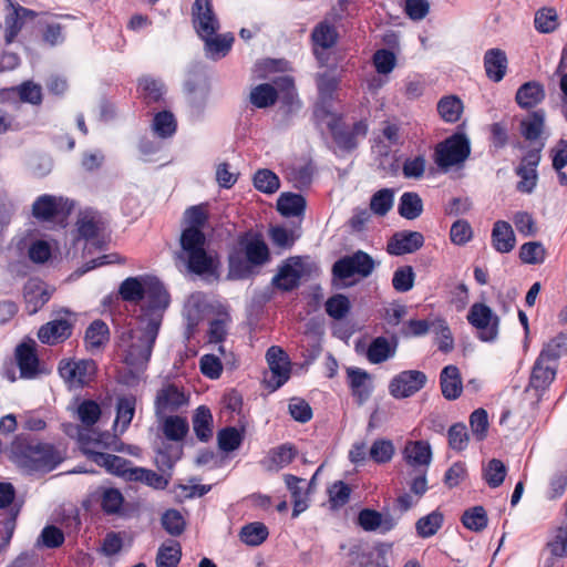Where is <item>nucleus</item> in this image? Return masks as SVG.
Listing matches in <instances>:
<instances>
[{"label": "nucleus", "instance_id": "1", "mask_svg": "<svg viewBox=\"0 0 567 567\" xmlns=\"http://www.w3.org/2000/svg\"><path fill=\"white\" fill-rule=\"evenodd\" d=\"M163 317L158 310L150 315H137L132 328L121 334L120 348L124 354V362L131 369L143 371L147 367Z\"/></svg>", "mask_w": 567, "mask_h": 567}, {"label": "nucleus", "instance_id": "2", "mask_svg": "<svg viewBox=\"0 0 567 567\" xmlns=\"http://www.w3.org/2000/svg\"><path fill=\"white\" fill-rule=\"evenodd\" d=\"M122 300L137 305L143 301L138 315H150L155 310L164 315L169 305V296L163 284L154 277H128L118 288Z\"/></svg>", "mask_w": 567, "mask_h": 567}, {"label": "nucleus", "instance_id": "3", "mask_svg": "<svg viewBox=\"0 0 567 567\" xmlns=\"http://www.w3.org/2000/svg\"><path fill=\"white\" fill-rule=\"evenodd\" d=\"M241 251L229 255L228 277L231 279L249 278L255 267H260L269 261L270 254L267 244L258 237L243 238Z\"/></svg>", "mask_w": 567, "mask_h": 567}, {"label": "nucleus", "instance_id": "4", "mask_svg": "<svg viewBox=\"0 0 567 567\" xmlns=\"http://www.w3.org/2000/svg\"><path fill=\"white\" fill-rule=\"evenodd\" d=\"M206 237L202 229L186 227L181 235L179 258L187 264L189 271L204 275L214 271V258L205 249Z\"/></svg>", "mask_w": 567, "mask_h": 567}, {"label": "nucleus", "instance_id": "5", "mask_svg": "<svg viewBox=\"0 0 567 567\" xmlns=\"http://www.w3.org/2000/svg\"><path fill=\"white\" fill-rule=\"evenodd\" d=\"M471 154V143L463 133H455L435 146L434 162L443 171L462 165Z\"/></svg>", "mask_w": 567, "mask_h": 567}, {"label": "nucleus", "instance_id": "6", "mask_svg": "<svg viewBox=\"0 0 567 567\" xmlns=\"http://www.w3.org/2000/svg\"><path fill=\"white\" fill-rule=\"evenodd\" d=\"M374 266V260L369 254L358 250L352 255L338 259L333 264L332 274L336 278L341 280L348 279L354 275L368 277L372 274Z\"/></svg>", "mask_w": 567, "mask_h": 567}, {"label": "nucleus", "instance_id": "7", "mask_svg": "<svg viewBox=\"0 0 567 567\" xmlns=\"http://www.w3.org/2000/svg\"><path fill=\"white\" fill-rule=\"evenodd\" d=\"M96 372L93 360H63L59 364V373L70 388H82L89 384Z\"/></svg>", "mask_w": 567, "mask_h": 567}, {"label": "nucleus", "instance_id": "8", "mask_svg": "<svg viewBox=\"0 0 567 567\" xmlns=\"http://www.w3.org/2000/svg\"><path fill=\"white\" fill-rule=\"evenodd\" d=\"M305 259L299 256L286 259L274 276L271 284L282 291H291L300 284V279L307 274Z\"/></svg>", "mask_w": 567, "mask_h": 567}, {"label": "nucleus", "instance_id": "9", "mask_svg": "<svg viewBox=\"0 0 567 567\" xmlns=\"http://www.w3.org/2000/svg\"><path fill=\"white\" fill-rule=\"evenodd\" d=\"M468 322L475 327L478 338L484 342L494 341L498 334V318L492 309L484 303H474L468 313Z\"/></svg>", "mask_w": 567, "mask_h": 567}, {"label": "nucleus", "instance_id": "10", "mask_svg": "<svg viewBox=\"0 0 567 567\" xmlns=\"http://www.w3.org/2000/svg\"><path fill=\"white\" fill-rule=\"evenodd\" d=\"M79 237L91 243L97 248H103L105 239L103 233L105 230V221L103 216L93 209L82 212L76 221Z\"/></svg>", "mask_w": 567, "mask_h": 567}, {"label": "nucleus", "instance_id": "11", "mask_svg": "<svg viewBox=\"0 0 567 567\" xmlns=\"http://www.w3.org/2000/svg\"><path fill=\"white\" fill-rule=\"evenodd\" d=\"M266 360L270 370V377L266 379V383L268 388L275 391L290 378V361L286 352L277 346L267 350Z\"/></svg>", "mask_w": 567, "mask_h": 567}, {"label": "nucleus", "instance_id": "12", "mask_svg": "<svg viewBox=\"0 0 567 567\" xmlns=\"http://www.w3.org/2000/svg\"><path fill=\"white\" fill-rule=\"evenodd\" d=\"M426 375L419 370L402 371L390 381L389 392L394 399L410 398L426 383Z\"/></svg>", "mask_w": 567, "mask_h": 567}, {"label": "nucleus", "instance_id": "13", "mask_svg": "<svg viewBox=\"0 0 567 567\" xmlns=\"http://www.w3.org/2000/svg\"><path fill=\"white\" fill-rule=\"evenodd\" d=\"M73 204L63 197L44 194L39 196L32 205V215L41 221H49L58 216L71 213Z\"/></svg>", "mask_w": 567, "mask_h": 567}, {"label": "nucleus", "instance_id": "14", "mask_svg": "<svg viewBox=\"0 0 567 567\" xmlns=\"http://www.w3.org/2000/svg\"><path fill=\"white\" fill-rule=\"evenodd\" d=\"M192 14L194 28L200 38L216 34L219 21L214 13L212 0H195Z\"/></svg>", "mask_w": 567, "mask_h": 567}, {"label": "nucleus", "instance_id": "15", "mask_svg": "<svg viewBox=\"0 0 567 567\" xmlns=\"http://www.w3.org/2000/svg\"><path fill=\"white\" fill-rule=\"evenodd\" d=\"M27 458L28 467L37 472H50L61 462V456L50 444H37L30 447Z\"/></svg>", "mask_w": 567, "mask_h": 567}, {"label": "nucleus", "instance_id": "16", "mask_svg": "<svg viewBox=\"0 0 567 567\" xmlns=\"http://www.w3.org/2000/svg\"><path fill=\"white\" fill-rule=\"evenodd\" d=\"M35 16L33 10L10 2V11L7 13L2 27L4 44L13 43L27 20H32Z\"/></svg>", "mask_w": 567, "mask_h": 567}, {"label": "nucleus", "instance_id": "17", "mask_svg": "<svg viewBox=\"0 0 567 567\" xmlns=\"http://www.w3.org/2000/svg\"><path fill=\"white\" fill-rule=\"evenodd\" d=\"M556 373V364L547 363L537 358L532 369L527 391H535L537 401L540 400L542 395L555 380Z\"/></svg>", "mask_w": 567, "mask_h": 567}, {"label": "nucleus", "instance_id": "18", "mask_svg": "<svg viewBox=\"0 0 567 567\" xmlns=\"http://www.w3.org/2000/svg\"><path fill=\"white\" fill-rule=\"evenodd\" d=\"M89 457L99 466L105 467L107 472L122 477L123 480H128V473L133 468V464L131 461L114 455L107 454L94 449H86Z\"/></svg>", "mask_w": 567, "mask_h": 567}, {"label": "nucleus", "instance_id": "19", "mask_svg": "<svg viewBox=\"0 0 567 567\" xmlns=\"http://www.w3.org/2000/svg\"><path fill=\"white\" fill-rule=\"evenodd\" d=\"M358 524L365 532L378 530L381 534H386L396 526L398 520L390 513L364 508L358 515Z\"/></svg>", "mask_w": 567, "mask_h": 567}, {"label": "nucleus", "instance_id": "20", "mask_svg": "<svg viewBox=\"0 0 567 567\" xmlns=\"http://www.w3.org/2000/svg\"><path fill=\"white\" fill-rule=\"evenodd\" d=\"M424 244V237L420 231L402 230L395 233L389 240L386 251L393 256L412 254Z\"/></svg>", "mask_w": 567, "mask_h": 567}, {"label": "nucleus", "instance_id": "21", "mask_svg": "<svg viewBox=\"0 0 567 567\" xmlns=\"http://www.w3.org/2000/svg\"><path fill=\"white\" fill-rule=\"evenodd\" d=\"M188 399L183 390L175 384H168L161 389L156 395V413L174 412L186 405Z\"/></svg>", "mask_w": 567, "mask_h": 567}, {"label": "nucleus", "instance_id": "22", "mask_svg": "<svg viewBox=\"0 0 567 567\" xmlns=\"http://www.w3.org/2000/svg\"><path fill=\"white\" fill-rule=\"evenodd\" d=\"M404 461L419 471H427L432 461L431 445L426 441H409L403 450Z\"/></svg>", "mask_w": 567, "mask_h": 567}, {"label": "nucleus", "instance_id": "23", "mask_svg": "<svg viewBox=\"0 0 567 567\" xmlns=\"http://www.w3.org/2000/svg\"><path fill=\"white\" fill-rule=\"evenodd\" d=\"M508 59L504 50L498 48L489 49L484 54V69L486 76L495 82H501L507 71Z\"/></svg>", "mask_w": 567, "mask_h": 567}, {"label": "nucleus", "instance_id": "24", "mask_svg": "<svg viewBox=\"0 0 567 567\" xmlns=\"http://www.w3.org/2000/svg\"><path fill=\"white\" fill-rule=\"evenodd\" d=\"M347 373L352 395L363 404L373 391L371 375L360 368H349Z\"/></svg>", "mask_w": 567, "mask_h": 567}, {"label": "nucleus", "instance_id": "25", "mask_svg": "<svg viewBox=\"0 0 567 567\" xmlns=\"http://www.w3.org/2000/svg\"><path fill=\"white\" fill-rule=\"evenodd\" d=\"M442 395L450 401L456 400L463 392V383L460 369L454 364L444 367L440 373Z\"/></svg>", "mask_w": 567, "mask_h": 567}, {"label": "nucleus", "instance_id": "26", "mask_svg": "<svg viewBox=\"0 0 567 567\" xmlns=\"http://www.w3.org/2000/svg\"><path fill=\"white\" fill-rule=\"evenodd\" d=\"M72 333V324L66 319L52 320L39 329L38 338L42 343L56 344L66 340Z\"/></svg>", "mask_w": 567, "mask_h": 567}, {"label": "nucleus", "instance_id": "27", "mask_svg": "<svg viewBox=\"0 0 567 567\" xmlns=\"http://www.w3.org/2000/svg\"><path fill=\"white\" fill-rule=\"evenodd\" d=\"M136 411L134 395L120 396L116 402V416L113 424L115 435L123 434L130 426Z\"/></svg>", "mask_w": 567, "mask_h": 567}, {"label": "nucleus", "instance_id": "28", "mask_svg": "<svg viewBox=\"0 0 567 567\" xmlns=\"http://www.w3.org/2000/svg\"><path fill=\"white\" fill-rule=\"evenodd\" d=\"M34 342H22L16 349V359L22 378H33L38 372L39 360Z\"/></svg>", "mask_w": 567, "mask_h": 567}, {"label": "nucleus", "instance_id": "29", "mask_svg": "<svg viewBox=\"0 0 567 567\" xmlns=\"http://www.w3.org/2000/svg\"><path fill=\"white\" fill-rule=\"evenodd\" d=\"M284 480L293 502L292 517H297L309 506L306 481L291 474H286Z\"/></svg>", "mask_w": 567, "mask_h": 567}, {"label": "nucleus", "instance_id": "30", "mask_svg": "<svg viewBox=\"0 0 567 567\" xmlns=\"http://www.w3.org/2000/svg\"><path fill=\"white\" fill-rule=\"evenodd\" d=\"M516 244L514 230L509 223L497 220L492 229V245L496 251L506 254L513 250Z\"/></svg>", "mask_w": 567, "mask_h": 567}, {"label": "nucleus", "instance_id": "31", "mask_svg": "<svg viewBox=\"0 0 567 567\" xmlns=\"http://www.w3.org/2000/svg\"><path fill=\"white\" fill-rule=\"evenodd\" d=\"M398 348L395 339L390 341L385 337H377L367 350V359L373 364L382 363L394 357Z\"/></svg>", "mask_w": 567, "mask_h": 567}, {"label": "nucleus", "instance_id": "32", "mask_svg": "<svg viewBox=\"0 0 567 567\" xmlns=\"http://www.w3.org/2000/svg\"><path fill=\"white\" fill-rule=\"evenodd\" d=\"M545 99L544 86L537 81H529L520 85L515 100L522 109H532Z\"/></svg>", "mask_w": 567, "mask_h": 567}, {"label": "nucleus", "instance_id": "33", "mask_svg": "<svg viewBox=\"0 0 567 567\" xmlns=\"http://www.w3.org/2000/svg\"><path fill=\"white\" fill-rule=\"evenodd\" d=\"M110 330L102 320H94L85 331V346L91 352L100 351L109 341Z\"/></svg>", "mask_w": 567, "mask_h": 567}, {"label": "nucleus", "instance_id": "34", "mask_svg": "<svg viewBox=\"0 0 567 567\" xmlns=\"http://www.w3.org/2000/svg\"><path fill=\"white\" fill-rule=\"evenodd\" d=\"M102 511L107 515H118L123 512L124 496L115 487H100L97 491Z\"/></svg>", "mask_w": 567, "mask_h": 567}, {"label": "nucleus", "instance_id": "35", "mask_svg": "<svg viewBox=\"0 0 567 567\" xmlns=\"http://www.w3.org/2000/svg\"><path fill=\"white\" fill-rule=\"evenodd\" d=\"M128 482H138L154 489H165L168 485V478L157 474L153 470L133 466L128 473Z\"/></svg>", "mask_w": 567, "mask_h": 567}, {"label": "nucleus", "instance_id": "36", "mask_svg": "<svg viewBox=\"0 0 567 567\" xmlns=\"http://www.w3.org/2000/svg\"><path fill=\"white\" fill-rule=\"evenodd\" d=\"M193 430L196 437L202 442H207L213 436V415L208 408L200 405L196 409L193 416Z\"/></svg>", "mask_w": 567, "mask_h": 567}, {"label": "nucleus", "instance_id": "37", "mask_svg": "<svg viewBox=\"0 0 567 567\" xmlns=\"http://www.w3.org/2000/svg\"><path fill=\"white\" fill-rule=\"evenodd\" d=\"M567 354V334L559 333L544 344L538 359L557 365L558 360Z\"/></svg>", "mask_w": 567, "mask_h": 567}, {"label": "nucleus", "instance_id": "38", "mask_svg": "<svg viewBox=\"0 0 567 567\" xmlns=\"http://www.w3.org/2000/svg\"><path fill=\"white\" fill-rule=\"evenodd\" d=\"M277 209L285 217H298L305 213L306 199L300 194L284 193L278 198Z\"/></svg>", "mask_w": 567, "mask_h": 567}, {"label": "nucleus", "instance_id": "39", "mask_svg": "<svg viewBox=\"0 0 567 567\" xmlns=\"http://www.w3.org/2000/svg\"><path fill=\"white\" fill-rule=\"evenodd\" d=\"M205 41V50L208 58L218 60L225 56L231 49L234 37L230 33L202 38Z\"/></svg>", "mask_w": 567, "mask_h": 567}, {"label": "nucleus", "instance_id": "40", "mask_svg": "<svg viewBox=\"0 0 567 567\" xmlns=\"http://www.w3.org/2000/svg\"><path fill=\"white\" fill-rule=\"evenodd\" d=\"M545 125V112L542 110L532 112L520 122V133L527 141H536L543 133Z\"/></svg>", "mask_w": 567, "mask_h": 567}, {"label": "nucleus", "instance_id": "41", "mask_svg": "<svg viewBox=\"0 0 567 567\" xmlns=\"http://www.w3.org/2000/svg\"><path fill=\"white\" fill-rule=\"evenodd\" d=\"M278 92L269 83H261L254 86L249 94L250 103L257 109H266L276 103Z\"/></svg>", "mask_w": 567, "mask_h": 567}, {"label": "nucleus", "instance_id": "42", "mask_svg": "<svg viewBox=\"0 0 567 567\" xmlns=\"http://www.w3.org/2000/svg\"><path fill=\"white\" fill-rule=\"evenodd\" d=\"M399 214L405 219L413 220L423 212V202L417 193L405 192L400 197Z\"/></svg>", "mask_w": 567, "mask_h": 567}, {"label": "nucleus", "instance_id": "43", "mask_svg": "<svg viewBox=\"0 0 567 567\" xmlns=\"http://www.w3.org/2000/svg\"><path fill=\"white\" fill-rule=\"evenodd\" d=\"M437 112L444 122L455 123L462 115L463 103L455 95L443 96L437 103Z\"/></svg>", "mask_w": 567, "mask_h": 567}, {"label": "nucleus", "instance_id": "44", "mask_svg": "<svg viewBox=\"0 0 567 567\" xmlns=\"http://www.w3.org/2000/svg\"><path fill=\"white\" fill-rule=\"evenodd\" d=\"M444 516L440 511H433L430 514L419 518L415 523V530L421 538H429L435 535L442 527Z\"/></svg>", "mask_w": 567, "mask_h": 567}, {"label": "nucleus", "instance_id": "45", "mask_svg": "<svg viewBox=\"0 0 567 567\" xmlns=\"http://www.w3.org/2000/svg\"><path fill=\"white\" fill-rule=\"evenodd\" d=\"M162 431L171 441H182L188 432V422L179 415L166 416L163 420Z\"/></svg>", "mask_w": 567, "mask_h": 567}, {"label": "nucleus", "instance_id": "46", "mask_svg": "<svg viewBox=\"0 0 567 567\" xmlns=\"http://www.w3.org/2000/svg\"><path fill=\"white\" fill-rule=\"evenodd\" d=\"M297 452L292 445L282 444L269 452L267 468L278 471L292 462Z\"/></svg>", "mask_w": 567, "mask_h": 567}, {"label": "nucleus", "instance_id": "47", "mask_svg": "<svg viewBox=\"0 0 567 567\" xmlns=\"http://www.w3.org/2000/svg\"><path fill=\"white\" fill-rule=\"evenodd\" d=\"M268 528L265 524L255 522L245 525L239 533L240 540L249 546H259L268 537Z\"/></svg>", "mask_w": 567, "mask_h": 567}, {"label": "nucleus", "instance_id": "48", "mask_svg": "<svg viewBox=\"0 0 567 567\" xmlns=\"http://www.w3.org/2000/svg\"><path fill=\"white\" fill-rule=\"evenodd\" d=\"M138 90L147 104L158 102L165 92L164 84L151 76L138 80Z\"/></svg>", "mask_w": 567, "mask_h": 567}, {"label": "nucleus", "instance_id": "49", "mask_svg": "<svg viewBox=\"0 0 567 567\" xmlns=\"http://www.w3.org/2000/svg\"><path fill=\"white\" fill-rule=\"evenodd\" d=\"M182 549L177 542L164 544L158 548L156 567H176L181 560Z\"/></svg>", "mask_w": 567, "mask_h": 567}, {"label": "nucleus", "instance_id": "50", "mask_svg": "<svg viewBox=\"0 0 567 567\" xmlns=\"http://www.w3.org/2000/svg\"><path fill=\"white\" fill-rule=\"evenodd\" d=\"M395 453L394 444L388 439L375 440L369 449V458L378 464L389 463Z\"/></svg>", "mask_w": 567, "mask_h": 567}, {"label": "nucleus", "instance_id": "51", "mask_svg": "<svg viewBox=\"0 0 567 567\" xmlns=\"http://www.w3.org/2000/svg\"><path fill=\"white\" fill-rule=\"evenodd\" d=\"M254 186L261 193L274 194L280 187L279 177L268 168L258 169L252 178Z\"/></svg>", "mask_w": 567, "mask_h": 567}, {"label": "nucleus", "instance_id": "52", "mask_svg": "<svg viewBox=\"0 0 567 567\" xmlns=\"http://www.w3.org/2000/svg\"><path fill=\"white\" fill-rule=\"evenodd\" d=\"M432 332L435 334V342L440 351L449 353L453 350L454 339L445 320H433Z\"/></svg>", "mask_w": 567, "mask_h": 567}, {"label": "nucleus", "instance_id": "53", "mask_svg": "<svg viewBox=\"0 0 567 567\" xmlns=\"http://www.w3.org/2000/svg\"><path fill=\"white\" fill-rule=\"evenodd\" d=\"M507 468L505 464L497 458H492L483 468V477L492 488L501 486L506 477Z\"/></svg>", "mask_w": 567, "mask_h": 567}, {"label": "nucleus", "instance_id": "54", "mask_svg": "<svg viewBox=\"0 0 567 567\" xmlns=\"http://www.w3.org/2000/svg\"><path fill=\"white\" fill-rule=\"evenodd\" d=\"M519 258L524 264L539 265L543 264L546 258V249L539 241H528L522 245Z\"/></svg>", "mask_w": 567, "mask_h": 567}, {"label": "nucleus", "instance_id": "55", "mask_svg": "<svg viewBox=\"0 0 567 567\" xmlns=\"http://www.w3.org/2000/svg\"><path fill=\"white\" fill-rule=\"evenodd\" d=\"M338 85L339 79L331 71H326L317 75V87L320 100L323 103L332 100L333 93L336 92Z\"/></svg>", "mask_w": 567, "mask_h": 567}, {"label": "nucleus", "instance_id": "56", "mask_svg": "<svg viewBox=\"0 0 567 567\" xmlns=\"http://www.w3.org/2000/svg\"><path fill=\"white\" fill-rule=\"evenodd\" d=\"M243 439L241 432L236 427L221 429L217 434L218 447L226 453L233 452L241 445Z\"/></svg>", "mask_w": 567, "mask_h": 567}, {"label": "nucleus", "instance_id": "57", "mask_svg": "<svg viewBox=\"0 0 567 567\" xmlns=\"http://www.w3.org/2000/svg\"><path fill=\"white\" fill-rule=\"evenodd\" d=\"M152 127L157 136L162 138L171 137L176 131L174 115L167 111L157 113L154 116Z\"/></svg>", "mask_w": 567, "mask_h": 567}, {"label": "nucleus", "instance_id": "58", "mask_svg": "<svg viewBox=\"0 0 567 567\" xmlns=\"http://www.w3.org/2000/svg\"><path fill=\"white\" fill-rule=\"evenodd\" d=\"M463 525L473 532H481L487 526V515L482 506H475L464 512L462 516Z\"/></svg>", "mask_w": 567, "mask_h": 567}, {"label": "nucleus", "instance_id": "59", "mask_svg": "<svg viewBox=\"0 0 567 567\" xmlns=\"http://www.w3.org/2000/svg\"><path fill=\"white\" fill-rule=\"evenodd\" d=\"M337 37L338 34L334 27L327 22L319 23L312 32V40L315 44L323 49L334 45Z\"/></svg>", "mask_w": 567, "mask_h": 567}, {"label": "nucleus", "instance_id": "60", "mask_svg": "<svg viewBox=\"0 0 567 567\" xmlns=\"http://www.w3.org/2000/svg\"><path fill=\"white\" fill-rule=\"evenodd\" d=\"M393 197L394 193L392 189L383 188L378 190L371 198V210L379 216H384L393 206Z\"/></svg>", "mask_w": 567, "mask_h": 567}, {"label": "nucleus", "instance_id": "61", "mask_svg": "<svg viewBox=\"0 0 567 567\" xmlns=\"http://www.w3.org/2000/svg\"><path fill=\"white\" fill-rule=\"evenodd\" d=\"M24 299L29 311L33 313L49 301L50 295L39 285H28L24 289Z\"/></svg>", "mask_w": 567, "mask_h": 567}, {"label": "nucleus", "instance_id": "62", "mask_svg": "<svg viewBox=\"0 0 567 567\" xmlns=\"http://www.w3.org/2000/svg\"><path fill=\"white\" fill-rule=\"evenodd\" d=\"M558 27V16L553 8H544L535 16V28L542 33H550Z\"/></svg>", "mask_w": 567, "mask_h": 567}, {"label": "nucleus", "instance_id": "63", "mask_svg": "<svg viewBox=\"0 0 567 567\" xmlns=\"http://www.w3.org/2000/svg\"><path fill=\"white\" fill-rule=\"evenodd\" d=\"M415 275L411 266L398 268L392 278L393 288L398 292L410 291L414 286Z\"/></svg>", "mask_w": 567, "mask_h": 567}, {"label": "nucleus", "instance_id": "64", "mask_svg": "<svg viewBox=\"0 0 567 567\" xmlns=\"http://www.w3.org/2000/svg\"><path fill=\"white\" fill-rule=\"evenodd\" d=\"M163 528L173 536L181 535L185 529V519L176 509H168L162 516Z\"/></svg>", "mask_w": 567, "mask_h": 567}]
</instances>
